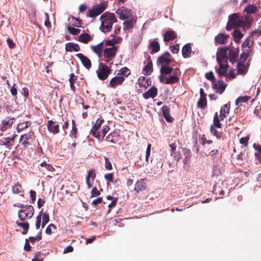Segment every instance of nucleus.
I'll list each match as a JSON object with an SVG mask.
<instances>
[{
    "label": "nucleus",
    "instance_id": "f257e3e1",
    "mask_svg": "<svg viewBox=\"0 0 261 261\" xmlns=\"http://www.w3.org/2000/svg\"><path fill=\"white\" fill-rule=\"evenodd\" d=\"M173 70L172 67L161 68V74L159 76L160 82L165 84H173L177 83L179 79L176 73L171 74Z\"/></svg>",
    "mask_w": 261,
    "mask_h": 261
},
{
    "label": "nucleus",
    "instance_id": "f03ea898",
    "mask_svg": "<svg viewBox=\"0 0 261 261\" xmlns=\"http://www.w3.org/2000/svg\"><path fill=\"white\" fill-rule=\"evenodd\" d=\"M101 24L99 29L103 33L110 32L114 23L117 21L115 15L114 13H105L103 14L100 18Z\"/></svg>",
    "mask_w": 261,
    "mask_h": 261
},
{
    "label": "nucleus",
    "instance_id": "7ed1b4c3",
    "mask_svg": "<svg viewBox=\"0 0 261 261\" xmlns=\"http://www.w3.org/2000/svg\"><path fill=\"white\" fill-rule=\"evenodd\" d=\"M18 206L21 208L18 211V217L21 221H24L32 217L34 213L32 206L20 204Z\"/></svg>",
    "mask_w": 261,
    "mask_h": 261
},
{
    "label": "nucleus",
    "instance_id": "20e7f679",
    "mask_svg": "<svg viewBox=\"0 0 261 261\" xmlns=\"http://www.w3.org/2000/svg\"><path fill=\"white\" fill-rule=\"evenodd\" d=\"M241 25H242L241 16L238 13H234L229 16L226 29L227 31H230L232 29L241 27Z\"/></svg>",
    "mask_w": 261,
    "mask_h": 261
},
{
    "label": "nucleus",
    "instance_id": "39448f33",
    "mask_svg": "<svg viewBox=\"0 0 261 261\" xmlns=\"http://www.w3.org/2000/svg\"><path fill=\"white\" fill-rule=\"evenodd\" d=\"M222 124L219 121L218 112L214 114L213 119V124L211 126V132L217 139H220L222 137V132L218 130L216 128H221Z\"/></svg>",
    "mask_w": 261,
    "mask_h": 261
},
{
    "label": "nucleus",
    "instance_id": "423d86ee",
    "mask_svg": "<svg viewBox=\"0 0 261 261\" xmlns=\"http://www.w3.org/2000/svg\"><path fill=\"white\" fill-rule=\"evenodd\" d=\"M111 73V68L102 63H99L96 74L100 80H106Z\"/></svg>",
    "mask_w": 261,
    "mask_h": 261
},
{
    "label": "nucleus",
    "instance_id": "0eeeda50",
    "mask_svg": "<svg viewBox=\"0 0 261 261\" xmlns=\"http://www.w3.org/2000/svg\"><path fill=\"white\" fill-rule=\"evenodd\" d=\"M117 49L118 46L106 47L103 51V58L102 60L107 63L112 62L116 55Z\"/></svg>",
    "mask_w": 261,
    "mask_h": 261
},
{
    "label": "nucleus",
    "instance_id": "6e6552de",
    "mask_svg": "<svg viewBox=\"0 0 261 261\" xmlns=\"http://www.w3.org/2000/svg\"><path fill=\"white\" fill-rule=\"evenodd\" d=\"M219 67L218 69H216L219 76L222 77L225 76L227 74L228 65L227 64V60H217Z\"/></svg>",
    "mask_w": 261,
    "mask_h": 261
},
{
    "label": "nucleus",
    "instance_id": "1a4fd4ad",
    "mask_svg": "<svg viewBox=\"0 0 261 261\" xmlns=\"http://www.w3.org/2000/svg\"><path fill=\"white\" fill-rule=\"evenodd\" d=\"M105 8V5L103 4L96 5L92 9L89 10L88 16L91 17H96L101 13Z\"/></svg>",
    "mask_w": 261,
    "mask_h": 261
},
{
    "label": "nucleus",
    "instance_id": "9d476101",
    "mask_svg": "<svg viewBox=\"0 0 261 261\" xmlns=\"http://www.w3.org/2000/svg\"><path fill=\"white\" fill-rule=\"evenodd\" d=\"M171 56L168 52H166L158 59V61L162 64L161 68L170 67L168 65L171 63Z\"/></svg>",
    "mask_w": 261,
    "mask_h": 261
},
{
    "label": "nucleus",
    "instance_id": "9b49d317",
    "mask_svg": "<svg viewBox=\"0 0 261 261\" xmlns=\"http://www.w3.org/2000/svg\"><path fill=\"white\" fill-rule=\"evenodd\" d=\"M116 14L120 19L124 20L129 18L132 16L131 10L124 7H121L116 11Z\"/></svg>",
    "mask_w": 261,
    "mask_h": 261
},
{
    "label": "nucleus",
    "instance_id": "f8f14e48",
    "mask_svg": "<svg viewBox=\"0 0 261 261\" xmlns=\"http://www.w3.org/2000/svg\"><path fill=\"white\" fill-rule=\"evenodd\" d=\"M14 118L6 117L3 120L0 125V136L3 135V132L6 129L11 127L13 123Z\"/></svg>",
    "mask_w": 261,
    "mask_h": 261
},
{
    "label": "nucleus",
    "instance_id": "ddd939ff",
    "mask_svg": "<svg viewBox=\"0 0 261 261\" xmlns=\"http://www.w3.org/2000/svg\"><path fill=\"white\" fill-rule=\"evenodd\" d=\"M227 87V84L223 80H219L217 82H215L213 83V88L216 93L222 94L225 91Z\"/></svg>",
    "mask_w": 261,
    "mask_h": 261
},
{
    "label": "nucleus",
    "instance_id": "4468645a",
    "mask_svg": "<svg viewBox=\"0 0 261 261\" xmlns=\"http://www.w3.org/2000/svg\"><path fill=\"white\" fill-rule=\"evenodd\" d=\"M254 43V41L253 38H252V35H249L242 44V50L246 49L248 50V52L251 53Z\"/></svg>",
    "mask_w": 261,
    "mask_h": 261
},
{
    "label": "nucleus",
    "instance_id": "2eb2a0df",
    "mask_svg": "<svg viewBox=\"0 0 261 261\" xmlns=\"http://www.w3.org/2000/svg\"><path fill=\"white\" fill-rule=\"evenodd\" d=\"M229 35L224 33H219L215 37L214 41L216 45L224 44L228 41Z\"/></svg>",
    "mask_w": 261,
    "mask_h": 261
},
{
    "label": "nucleus",
    "instance_id": "dca6fc26",
    "mask_svg": "<svg viewBox=\"0 0 261 261\" xmlns=\"http://www.w3.org/2000/svg\"><path fill=\"white\" fill-rule=\"evenodd\" d=\"M103 122V119L102 117H100L97 119L95 124L93 125L92 128L91 129V133L92 135L95 137L96 136H99L98 129L101 124Z\"/></svg>",
    "mask_w": 261,
    "mask_h": 261
},
{
    "label": "nucleus",
    "instance_id": "f3484780",
    "mask_svg": "<svg viewBox=\"0 0 261 261\" xmlns=\"http://www.w3.org/2000/svg\"><path fill=\"white\" fill-rule=\"evenodd\" d=\"M230 108V102L226 103L221 107L219 116V121L223 120L227 114H229Z\"/></svg>",
    "mask_w": 261,
    "mask_h": 261
},
{
    "label": "nucleus",
    "instance_id": "a211bd4d",
    "mask_svg": "<svg viewBox=\"0 0 261 261\" xmlns=\"http://www.w3.org/2000/svg\"><path fill=\"white\" fill-rule=\"evenodd\" d=\"M122 38L120 37L111 36V38L106 41V46H116L115 45L121 42Z\"/></svg>",
    "mask_w": 261,
    "mask_h": 261
},
{
    "label": "nucleus",
    "instance_id": "6ab92c4d",
    "mask_svg": "<svg viewBox=\"0 0 261 261\" xmlns=\"http://www.w3.org/2000/svg\"><path fill=\"white\" fill-rule=\"evenodd\" d=\"M228 47L219 48V50L217 53V60H228V57L227 56V51L228 50Z\"/></svg>",
    "mask_w": 261,
    "mask_h": 261
},
{
    "label": "nucleus",
    "instance_id": "aec40b11",
    "mask_svg": "<svg viewBox=\"0 0 261 261\" xmlns=\"http://www.w3.org/2000/svg\"><path fill=\"white\" fill-rule=\"evenodd\" d=\"M239 53L238 48H233L229 50V56L228 59L232 63H234L237 61Z\"/></svg>",
    "mask_w": 261,
    "mask_h": 261
},
{
    "label": "nucleus",
    "instance_id": "412c9836",
    "mask_svg": "<svg viewBox=\"0 0 261 261\" xmlns=\"http://www.w3.org/2000/svg\"><path fill=\"white\" fill-rule=\"evenodd\" d=\"M124 80V78L121 76H116L113 77L109 83V86L112 88H115L117 86L121 84Z\"/></svg>",
    "mask_w": 261,
    "mask_h": 261
},
{
    "label": "nucleus",
    "instance_id": "4be33fe9",
    "mask_svg": "<svg viewBox=\"0 0 261 261\" xmlns=\"http://www.w3.org/2000/svg\"><path fill=\"white\" fill-rule=\"evenodd\" d=\"M241 19L242 20V25H241V27L248 29L252 25L253 18L251 16L247 15L241 16Z\"/></svg>",
    "mask_w": 261,
    "mask_h": 261
},
{
    "label": "nucleus",
    "instance_id": "5701e85b",
    "mask_svg": "<svg viewBox=\"0 0 261 261\" xmlns=\"http://www.w3.org/2000/svg\"><path fill=\"white\" fill-rule=\"evenodd\" d=\"M76 56L79 58L84 66L89 69L91 67V63L90 60L85 56L82 54H77Z\"/></svg>",
    "mask_w": 261,
    "mask_h": 261
},
{
    "label": "nucleus",
    "instance_id": "b1692460",
    "mask_svg": "<svg viewBox=\"0 0 261 261\" xmlns=\"http://www.w3.org/2000/svg\"><path fill=\"white\" fill-rule=\"evenodd\" d=\"M158 89L154 87H152L146 92L143 94V96L145 99H148L149 98H154L157 95Z\"/></svg>",
    "mask_w": 261,
    "mask_h": 261
},
{
    "label": "nucleus",
    "instance_id": "393cba45",
    "mask_svg": "<svg viewBox=\"0 0 261 261\" xmlns=\"http://www.w3.org/2000/svg\"><path fill=\"white\" fill-rule=\"evenodd\" d=\"M249 66V65L247 64L238 63L237 66L238 74L241 75L246 74L248 71Z\"/></svg>",
    "mask_w": 261,
    "mask_h": 261
},
{
    "label": "nucleus",
    "instance_id": "a878e982",
    "mask_svg": "<svg viewBox=\"0 0 261 261\" xmlns=\"http://www.w3.org/2000/svg\"><path fill=\"white\" fill-rule=\"evenodd\" d=\"M95 177L96 173L95 172V170L93 169L90 170L88 171L87 176L86 177V184L89 189L92 186V184L90 182V179H91L93 181Z\"/></svg>",
    "mask_w": 261,
    "mask_h": 261
},
{
    "label": "nucleus",
    "instance_id": "bb28decb",
    "mask_svg": "<svg viewBox=\"0 0 261 261\" xmlns=\"http://www.w3.org/2000/svg\"><path fill=\"white\" fill-rule=\"evenodd\" d=\"M59 125L56 124V123L53 121L49 120L48 121L47 128L50 133H52L54 134L58 133L59 131Z\"/></svg>",
    "mask_w": 261,
    "mask_h": 261
},
{
    "label": "nucleus",
    "instance_id": "cd10ccee",
    "mask_svg": "<svg viewBox=\"0 0 261 261\" xmlns=\"http://www.w3.org/2000/svg\"><path fill=\"white\" fill-rule=\"evenodd\" d=\"M176 37V34L174 31H168L164 35V41L169 42L173 40Z\"/></svg>",
    "mask_w": 261,
    "mask_h": 261
},
{
    "label": "nucleus",
    "instance_id": "c85d7f7f",
    "mask_svg": "<svg viewBox=\"0 0 261 261\" xmlns=\"http://www.w3.org/2000/svg\"><path fill=\"white\" fill-rule=\"evenodd\" d=\"M15 136H14L13 137L10 138H4L0 140V145H5L8 148H10V147L13 145L14 143V138Z\"/></svg>",
    "mask_w": 261,
    "mask_h": 261
},
{
    "label": "nucleus",
    "instance_id": "c756f323",
    "mask_svg": "<svg viewBox=\"0 0 261 261\" xmlns=\"http://www.w3.org/2000/svg\"><path fill=\"white\" fill-rule=\"evenodd\" d=\"M34 133L33 131L31 130L27 134L22 135L20 138V142H21L23 144H28L27 142L29 139H32L34 137Z\"/></svg>",
    "mask_w": 261,
    "mask_h": 261
},
{
    "label": "nucleus",
    "instance_id": "7c9ffc66",
    "mask_svg": "<svg viewBox=\"0 0 261 261\" xmlns=\"http://www.w3.org/2000/svg\"><path fill=\"white\" fill-rule=\"evenodd\" d=\"M146 183L144 179H141L138 180L135 184V190L137 192H139L144 190L146 189Z\"/></svg>",
    "mask_w": 261,
    "mask_h": 261
},
{
    "label": "nucleus",
    "instance_id": "2f4dec72",
    "mask_svg": "<svg viewBox=\"0 0 261 261\" xmlns=\"http://www.w3.org/2000/svg\"><path fill=\"white\" fill-rule=\"evenodd\" d=\"M148 47L150 49V53L153 54L160 50V45L158 41L154 40L151 41L148 46Z\"/></svg>",
    "mask_w": 261,
    "mask_h": 261
},
{
    "label": "nucleus",
    "instance_id": "473e14b6",
    "mask_svg": "<svg viewBox=\"0 0 261 261\" xmlns=\"http://www.w3.org/2000/svg\"><path fill=\"white\" fill-rule=\"evenodd\" d=\"M213 192L214 194L218 195L220 198H222L224 195V191L222 189L221 186L219 184H215L213 187Z\"/></svg>",
    "mask_w": 261,
    "mask_h": 261
},
{
    "label": "nucleus",
    "instance_id": "72a5a7b5",
    "mask_svg": "<svg viewBox=\"0 0 261 261\" xmlns=\"http://www.w3.org/2000/svg\"><path fill=\"white\" fill-rule=\"evenodd\" d=\"M126 20L124 21L123 23V29L128 30L134 27V23L136 22V20L133 18H127Z\"/></svg>",
    "mask_w": 261,
    "mask_h": 261
},
{
    "label": "nucleus",
    "instance_id": "f704fd0d",
    "mask_svg": "<svg viewBox=\"0 0 261 261\" xmlns=\"http://www.w3.org/2000/svg\"><path fill=\"white\" fill-rule=\"evenodd\" d=\"M232 36L233 37L234 41L236 43H238L240 42L241 39L244 36L243 34L239 30L236 29L232 32Z\"/></svg>",
    "mask_w": 261,
    "mask_h": 261
},
{
    "label": "nucleus",
    "instance_id": "c9c22d12",
    "mask_svg": "<svg viewBox=\"0 0 261 261\" xmlns=\"http://www.w3.org/2000/svg\"><path fill=\"white\" fill-rule=\"evenodd\" d=\"M163 115L166 120L168 122H171L173 121V118L170 115L169 109L167 107L164 106L162 108Z\"/></svg>",
    "mask_w": 261,
    "mask_h": 261
},
{
    "label": "nucleus",
    "instance_id": "e433bc0d",
    "mask_svg": "<svg viewBox=\"0 0 261 261\" xmlns=\"http://www.w3.org/2000/svg\"><path fill=\"white\" fill-rule=\"evenodd\" d=\"M91 48L99 56H101L103 49L104 50L103 42L99 43L98 44L94 46H91Z\"/></svg>",
    "mask_w": 261,
    "mask_h": 261
},
{
    "label": "nucleus",
    "instance_id": "4c0bfd02",
    "mask_svg": "<svg viewBox=\"0 0 261 261\" xmlns=\"http://www.w3.org/2000/svg\"><path fill=\"white\" fill-rule=\"evenodd\" d=\"M250 54L251 53L248 52V50L244 49V50H243V52L240 55V60L238 63H240V64L245 63Z\"/></svg>",
    "mask_w": 261,
    "mask_h": 261
},
{
    "label": "nucleus",
    "instance_id": "58836bf2",
    "mask_svg": "<svg viewBox=\"0 0 261 261\" xmlns=\"http://www.w3.org/2000/svg\"><path fill=\"white\" fill-rule=\"evenodd\" d=\"M191 53V47L190 43L185 45L182 48V55L184 58L189 57Z\"/></svg>",
    "mask_w": 261,
    "mask_h": 261
},
{
    "label": "nucleus",
    "instance_id": "ea45409f",
    "mask_svg": "<svg viewBox=\"0 0 261 261\" xmlns=\"http://www.w3.org/2000/svg\"><path fill=\"white\" fill-rule=\"evenodd\" d=\"M66 49L67 51H77L80 49V47L77 44L69 42L66 44Z\"/></svg>",
    "mask_w": 261,
    "mask_h": 261
},
{
    "label": "nucleus",
    "instance_id": "a19ab883",
    "mask_svg": "<svg viewBox=\"0 0 261 261\" xmlns=\"http://www.w3.org/2000/svg\"><path fill=\"white\" fill-rule=\"evenodd\" d=\"M257 11V8L254 5H248L244 9V12H246L247 14H251L255 13Z\"/></svg>",
    "mask_w": 261,
    "mask_h": 261
},
{
    "label": "nucleus",
    "instance_id": "79ce46f5",
    "mask_svg": "<svg viewBox=\"0 0 261 261\" xmlns=\"http://www.w3.org/2000/svg\"><path fill=\"white\" fill-rule=\"evenodd\" d=\"M109 130V126L107 125L103 126L102 129L98 133L99 134V136H96L95 138L98 139L99 140L102 139Z\"/></svg>",
    "mask_w": 261,
    "mask_h": 261
},
{
    "label": "nucleus",
    "instance_id": "37998d69",
    "mask_svg": "<svg viewBox=\"0 0 261 261\" xmlns=\"http://www.w3.org/2000/svg\"><path fill=\"white\" fill-rule=\"evenodd\" d=\"M91 39V36L86 33H82L79 36V40L84 43H87Z\"/></svg>",
    "mask_w": 261,
    "mask_h": 261
},
{
    "label": "nucleus",
    "instance_id": "c03bdc74",
    "mask_svg": "<svg viewBox=\"0 0 261 261\" xmlns=\"http://www.w3.org/2000/svg\"><path fill=\"white\" fill-rule=\"evenodd\" d=\"M182 153L185 155L184 159V162L185 164H189L191 158V151L190 149L187 148H184L182 150Z\"/></svg>",
    "mask_w": 261,
    "mask_h": 261
},
{
    "label": "nucleus",
    "instance_id": "a18cd8bd",
    "mask_svg": "<svg viewBox=\"0 0 261 261\" xmlns=\"http://www.w3.org/2000/svg\"><path fill=\"white\" fill-rule=\"evenodd\" d=\"M16 223L18 226L23 229V231L22 234H24L28 232L29 228V224L27 222H20L17 221Z\"/></svg>",
    "mask_w": 261,
    "mask_h": 261
},
{
    "label": "nucleus",
    "instance_id": "49530a36",
    "mask_svg": "<svg viewBox=\"0 0 261 261\" xmlns=\"http://www.w3.org/2000/svg\"><path fill=\"white\" fill-rule=\"evenodd\" d=\"M250 98L251 97L249 96H240L236 100L235 104L238 106L240 103L247 102Z\"/></svg>",
    "mask_w": 261,
    "mask_h": 261
},
{
    "label": "nucleus",
    "instance_id": "de8ad7c7",
    "mask_svg": "<svg viewBox=\"0 0 261 261\" xmlns=\"http://www.w3.org/2000/svg\"><path fill=\"white\" fill-rule=\"evenodd\" d=\"M138 85L140 87H147L149 85L148 80L144 76L140 77L138 80Z\"/></svg>",
    "mask_w": 261,
    "mask_h": 261
},
{
    "label": "nucleus",
    "instance_id": "09e8293b",
    "mask_svg": "<svg viewBox=\"0 0 261 261\" xmlns=\"http://www.w3.org/2000/svg\"><path fill=\"white\" fill-rule=\"evenodd\" d=\"M152 63L151 62H148L143 68L145 74H150L152 72Z\"/></svg>",
    "mask_w": 261,
    "mask_h": 261
},
{
    "label": "nucleus",
    "instance_id": "8fccbe9b",
    "mask_svg": "<svg viewBox=\"0 0 261 261\" xmlns=\"http://www.w3.org/2000/svg\"><path fill=\"white\" fill-rule=\"evenodd\" d=\"M207 106V100L206 97H200L198 102V107L203 109Z\"/></svg>",
    "mask_w": 261,
    "mask_h": 261
},
{
    "label": "nucleus",
    "instance_id": "3c124183",
    "mask_svg": "<svg viewBox=\"0 0 261 261\" xmlns=\"http://www.w3.org/2000/svg\"><path fill=\"white\" fill-rule=\"evenodd\" d=\"M23 191L21 186L18 183L12 187V192L14 194H18L22 192Z\"/></svg>",
    "mask_w": 261,
    "mask_h": 261
},
{
    "label": "nucleus",
    "instance_id": "603ef678",
    "mask_svg": "<svg viewBox=\"0 0 261 261\" xmlns=\"http://www.w3.org/2000/svg\"><path fill=\"white\" fill-rule=\"evenodd\" d=\"M29 123L28 122H25L24 123H20L17 125V130L18 132H20L24 128L28 127Z\"/></svg>",
    "mask_w": 261,
    "mask_h": 261
},
{
    "label": "nucleus",
    "instance_id": "864d4df0",
    "mask_svg": "<svg viewBox=\"0 0 261 261\" xmlns=\"http://www.w3.org/2000/svg\"><path fill=\"white\" fill-rule=\"evenodd\" d=\"M130 73V70L127 67H123L119 70L118 74H120L124 76H127Z\"/></svg>",
    "mask_w": 261,
    "mask_h": 261
},
{
    "label": "nucleus",
    "instance_id": "5fc2aeb1",
    "mask_svg": "<svg viewBox=\"0 0 261 261\" xmlns=\"http://www.w3.org/2000/svg\"><path fill=\"white\" fill-rule=\"evenodd\" d=\"M249 35H252V38L254 39V37H259L261 36V27L258 28L251 32Z\"/></svg>",
    "mask_w": 261,
    "mask_h": 261
},
{
    "label": "nucleus",
    "instance_id": "6e6d98bb",
    "mask_svg": "<svg viewBox=\"0 0 261 261\" xmlns=\"http://www.w3.org/2000/svg\"><path fill=\"white\" fill-rule=\"evenodd\" d=\"M254 149L257 151L255 153V157L261 156V145L254 144L253 145Z\"/></svg>",
    "mask_w": 261,
    "mask_h": 261
},
{
    "label": "nucleus",
    "instance_id": "4d7b16f0",
    "mask_svg": "<svg viewBox=\"0 0 261 261\" xmlns=\"http://www.w3.org/2000/svg\"><path fill=\"white\" fill-rule=\"evenodd\" d=\"M67 29L69 33L73 35L79 34L81 31V30L79 29H76L70 26L68 27Z\"/></svg>",
    "mask_w": 261,
    "mask_h": 261
},
{
    "label": "nucleus",
    "instance_id": "13d9d810",
    "mask_svg": "<svg viewBox=\"0 0 261 261\" xmlns=\"http://www.w3.org/2000/svg\"><path fill=\"white\" fill-rule=\"evenodd\" d=\"M40 166L42 167H44L46 170L53 172L54 170V168L49 164H47L45 161L42 162L40 164Z\"/></svg>",
    "mask_w": 261,
    "mask_h": 261
},
{
    "label": "nucleus",
    "instance_id": "bf43d9fd",
    "mask_svg": "<svg viewBox=\"0 0 261 261\" xmlns=\"http://www.w3.org/2000/svg\"><path fill=\"white\" fill-rule=\"evenodd\" d=\"M206 78L212 82V84L215 82V77L212 71H210L205 73Z\"/></svg>",
    "mask_w": 261,
    "mask_h": 261
},
{
    "label": "nucleus",
    "instance_id": "052dcab7",
    "mask_svg": "<svg viewBox=\"0 0 261 261\" xmlns=\"http://www.w3.org/2000/svg\"><path fill=\"white\" fill-rule=\"evenodd\" d=\"M249 140V137L246 136V137H242L240 139V143L244 145L245 147H247L248 145V141Z\"/></svg>",
    "mask_w": 261,
    "mask_h": 261
},
{
    "label": "nucleus",
    "instance_id": "680f3d73",
    "mask_svg": "<svg viewBox=\"0 0 261 261\" xmlns=\"http://www.w3.org/2000/svg\"><path fill=\"white\" fill-rule=\"evenodd\" d=\"M72 129L71 130V131L70 132V136L73 138H75L76 133V125L75 124V122L73 120L72 121Z\"/></svg>",
    "mask_w": 261,
    "mask_h": 261
},
{
    "label": "nucleus",
    "instance_id": "e2e57ef3",
    "mask_svg": "<svg viewBox=\"0 0 261 261\" xmlns=\"http://www.w3.org/2000/svg\"><path fill=\"white\" fill-rule=\"evenodd\" d=\"M179 50V44H176L175 45H172L170 46V50L173 54H177L178 53Z\"/></svg>",
    "mask_w": 261,
    "mask_h": 261
},
{
    "label": "nucleus",
    "instance_id": "0e129e2a",
    "mask_svg": "<svg viewBox=\"0 0 261 261\" xmlns=\"http://www.w3.org/2000/svg\"><path fill=\"white\" fill-rule=\"evenodd\" d=\"M105 167L108 170H111L112 169L111 163L107 157H105Z\"/></svg>",
    "mask_w": 261,
    "mask_h": 261
},
{
    "label": "nucleus",
    "instance_id": "69168bd1",
    "mask_svg": "<svg viewBox=\"0 0 261 261\" xmlns=\"http://www.w3.org/2000/svg\"><path fill=\"white\" fill-rule=\"evenodd\" d=\"M91 194L92 197L97 196L100 195V192L96 189V187H94L91 192Z\"/></svg>",
    "mask_w": 261,
    "mask_h": 261
},
{
    "label": "nucleus",
    "instance_id": "338daca9",
    "mask_svg": "<svg viewBox=\"0 0 261 261\" xmlns=\"http://www.w3.org/2000/svg\"><path fill=\"white\" fill-rule=\"evenodd\" d=\"M56 228V226L53 224H50L46 228L45 232L47 234H50L51 233V228Z\"/></svg>",
    "mask_w": 261,
    "mask_h": 261
},
{
    "label": "nucleus",
    "instance_id": "774afa93",
    "mask_svg": "<svg viewBox=\"0 0 261 261\" xmlns=\"http://www.w3.org/2000/svg\"><path fill=\"white\" fill-rule=\"evenodd\" d=\"M71 21L72 22V24L76 27H79L81 25V22H80V20L74 18V17H72L71 18Z\"/></svg>",
    "mask_w": 261,
    "mask_h": 261
}]
</instances>
